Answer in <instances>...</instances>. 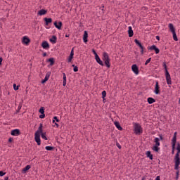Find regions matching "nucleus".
Masks as SVG:
<instances>
[{"label":"nucleus","instance_id":"obj_43","mask_svg":"<svg viewBox=\"0 0 180 180\" xmlns=\"http://www.w3.org/2000/svg\"><path fill=\"white\" fill-rule=\"evenodd\" d=\"M63 81H67V76H65V73H63Z\"/></svg>","mask_w":180,"mask_h":180},{"label":"nucleus","instance_id":"obj_59","mask_svg":"<svg viewBox=\"0 0 180 180\" xmlns=\"http://www.w3.org/2000/svg\"><path fill=\"white\" fill-rule=\"evenodd\" d=\"M178 178H179V176L176 175V180H178Z\"/></svg>","mask_w":180,"mask_h":180},{"label":"nucleus","instance_id":"obj_9","mask_svg":"<svg viewBox=\"0 0 180 180\" xmlns=\"http://www.w3.org/2000/svg\"><path fill=\"white\" fill-rule=\"evenodd\" d=\"M154 92L156 95H160V94H161L160 91V85L158 84V82H156Z\"/></svg>","mask_w":180,"mask_h":180},{"label":"nucleus","instance_id":"obj_29","mask_svg":"<svg viewBox=\"0 0 180 180\" xmlns=\"http://www.w3.org/2000/svg\"><path fill=\"white\" fill-rule=\"evenodd\" d=\"M154 143H155V146H160V139L159 138H155Z\"/></svg>","mask_w":180,"mask_h":180},{"label":"nucleus","instance_id":"obj_4","mask_svg":"<svg viewBox=\"0 0 180 180\" xmlns=\"http://www.w3.org/2000/svg\"><path fill=\"white\" fill-rule=\"evenodd\" d=\"M163 67H165V77H166L167 85H171L172 84V82L171 81V75H169V72L167 69V64H165V63H163Z\"/></svg>","mask_w":180,"mask_h":180},{"label":"nucleus","instance_id":"obj_5","mask_svg":"<svg viewBox=\"0 0 180 180\" xmlns=\"http://www.w3.org/2000/svg\"><path fill=\"white\" fill-rule=\"evenodd\" d=\"M134 131L136 134H141L143 133V130H141V126L139 124H134Z\"/></svg>","mask_w":180,"mask_h":180},{"label":"nucleus","instance_id":"obj_10","mask_svg":"<svg viewBox=\"0 0 180 180\" xmlns=\"http://www.w3.org/2000/svg\"><path fill=\"white\" fill-rule=\"evenodd\" d=\"M41 47L45 50H49V49H50V44H49V42L46 41H44L41 44Z\"/></svg>","mask_w":180,"mask_h":180},{"label":"nucleus","instance_id":"obj_30","mask_svg":"<svg viewBox=\"0 0 180 180\" xmlns=\"http://www.w3.org/2000/svg\"><path fill=\"white\" fill-rule=\"evenodd\" d=\"M40 134L44 140H47V136H46V132H40Z\"/></svg>","mask_w":180,"mask_h":180},{"label":"nucleus","instance_id":"obj_21","mask_svg":"<svg viewBox=\"0 0 180 180\" xmlns=\"http://www.w3.org/2000/svg\"><path fill=\"white\" fill-rule=\"evenodd\" d=\"M154 102H155V99H154L151 97L148 98V103H149V105L154 103Z\"/></svg>","mask_w":180,"mask_h":180},{"label":"nucleus","instance_id":"obj_37","mask_svg":"<svg viewBox=\"0 0 180 180\" xmlns=\"http://www.w3.org/2000/svg\"><path fill=\"white\" fill-rule=\"evenodd\" d=\"M13 89H14V91H18V89H19V86H16V84H14Z\"/></svg>","mask_w":180,"mask_h":180},{"label":"nucleus","instance_id":"obj_57","mask_svg":"<svg viewBox=\"0 0 180 180\" xmlns=\"http://www.w3.org/2000/svg\"><path fill=\"white\" fill-rule=\"evenodd\" d=\"M8 179H9V177H8V176H6V177L4 178V180H8Z\"/></svg>","mask_w":180,"mask_h":180},{"label":"nucleus","instance_id":"obj_11","mask_svg":"<svg viewBox=\"0 0 180 180\" xmlns=\"http://www.w3.org/2000/svg\"><path fill=\"white\" fill-rule=\"evenodd\" d=\"M148 50H154L155 52V54H158L160 53V49L157 48L155 45H153L150 47H149Z\"/></svg>","mask_w":180,"mask_h":180},{"label":"nucleus","instance_id":"obj_45","mask_svg":"<svg viewBox=\"0 0 180 180\" xmlns=\"http://www.w3.org/2000/svg\"><path fill=\"white\" fill-rule=\"evenodd\" d=\"M73 71H74L75 72H77V71H78V67L75 66V67L74 68V69H73Z\"/></svg>","mask_w":180,"mask_h":180},{"label":"nucleus","instance_id":"obj_22","mask_svg":"<svg viewBox=\"0 0 180 180\" xmlns=\"http://www.w3.org/2000/svg\"><path fill=\"white\" fill-rule=\"evenodd\" d=\"M169 27L172 33L175 32V28L174 27V25H172V23L169 24Z\"/></svg>","mask_w":180,"mask_h":180},{"label":"nucleus","instance_id":"obj_42","mask_svg":"<svg viewBox=\"0 0 180 180\" xmlns=\"http://www.w3.org/2000/svg\"><path fill=\"white\" fill-rule=\"evenodd\" d=\"M53 119L56 120V122H57V123L60 122V120H58L57 117H53Z\"/></svg>","mask_w":180,"mask_h":180},{"label":"nucleus","instance_id":"obj_32","mask_svg":"<svg viewBox=\"0 0 180 180\" xmlns=\"http://www.w3.org/2000/svg\"><path fill=\"white\" fill-rule=\"evenodd\" d=\"M172 34H173V39L175 41H178V37H176V33L174 32H172Z\"/></svg>","mask_w":180,"mask_h":180},{"label":"nucleus","instance_id":"obj_3","mask_svg":"<svg viewBox=\"0 0 180 180\" xmlns=\"http://www.w3.org/2000/svg\"><path fill=\"white\" fill-rule=\"evenodd\" d=\"M103 60L105 63V65H106L108 68H110V59L109 58V55H108V53L103 52Z\"/></svg>","mask_w":180,"mask_h":180},{"label":"nucleus","instance_id":"obj_64","mask_svg":"<svg viewBox=\"0 0 180 180\" xmlns=\"http://www.w3.org/2000/svg\"><path fill=\"white\" fill-rule=\"evenodd\" d=\"M103 101L105 102V98H103Z\"/></svg>","mask_w":180,"mask_h":180},{"label":"nucleus","instance_id":"obj_1","mask_svg":"<svg viewBox=\"0 0 180 180\" xmlns=\"http://www.w3.org/2000/svg\"><path fill=\"white\" fill-rule=\"evenodd\" d=\"M177 153L175 155L174 157V169H179V165H180V158H179V154H180V144L177 143V147H176Z\"/></svg>","mask_w":180,"mask_h":180},{"label":"nucleus","instance_id":"obj_61","mask_svg":"<svg viewBox=\"0 0 180 180\" xmlns=\"http://www.w3.org/2000/svg\"><path fill=\"white\" fill-rule=\"evenodd\" d=\"M52 122H53V123H56V120H53Z\"/></svg>","mask_w":180,"mask_h":180},{"label":"nucleus","instance_id":"obj_60","mask_svg":"<svg viewBox=\"0 0 180 180\" xmlns=\"http://www.w3.org/2000/svg\"><path fill=\"white\" fill-rule=\"evenodd\" d=\"M65 37H70V35L66 34Z\"/></svg>","mask_w":180,"mask_h":180},{"label":"nucleus","instance_id":"obj_33","mask_svg":"<svg viewBox=\"0 0 180 180\" xmlns=\"http://www.w3.org/2000/svg\"><path fill=\"white\" fill-rule=\"evenodd\" d=\"M134 41H135L136 44L137 46H139V47H140L141 46V43L138 39H134Z\"/></svg>","mask_w":180,"mask_h":180},{"label":"nucleus","instance_id":"obj_52","mask_svg":"<svg viewBox=\"0 0 180 180\" xmlns=\"http://www.w3.org/2000/svg\"><path fill=\"white\" fill-rule=\"evenodd\" d=\"M176 175H177V176H179V170H178V169H176Z\"/></svg>","mask_w":180,"mask_h":180},{"label":"nucleus","instance_id":"obj_19","mask_svg":"<svg viewBox=\"0 0 180 180\" xmlns=\"http://www.w3.org/2000/svg\"><path fill=\"white\" fill-rule=\"evenodd\" d=\"M50 41L53 44L57 43V37L56 35L52 36V38L50 39Z\"/></svg>","mask_w":180,"mask_h":180},{"label":"nucleus","instance_id":"obj_49","mask_svg":"<svg viewBox=\"0 0 180 180\" xmlns=\"http://www.w3.org/2000/svg\"><path fill=\"white\" fill-rule=\"evenodd\" d=\"M2 61H4V59L2 57H0V65H2Z\"/></svg>","mask_w":180,"mask_h":180},{"label":"nucleus","instance_id":"obj_12","mask_svg":"<svg viewBox=\"0 0 180 180\" xmlns=\"http://www.w3.org/2000/svg\"><path fill=\"white\" fill-rule=\"evenodd\" d=\"M11 134V136H19V134H20V130L18 129L12 130Z\"/></svg>","mask_w":180,"mask_h":180},{"label":"nucleus","instance_id":"obj_36","mask_svg":"<svg viewBox=\"0 0 180 180\" xmlns=\"http://www.w3.org/2000/svg\"><path fill=\"white\" fill-rule=\"evenodd\" d=\"M102 98L103 99H105V98H106V91H102Z\"/></svg>","mask_w":180,"mask_h":180},{"label":"nucleus","instance_id":"obj_13","mask_svg":"<svg viewBox=\"0 0 180 180\" xmlns=\"http://www.w3.org/2000/svg\"><path fill=\"white\" fill-rule=\"evenodd\" d=\"M95 58L98 64H100V65H102V66L104 65L103 62L101 60V58H99V56H98V54H96Z\"/></svg>","mask_w":180,"mask_h":180},{"label":"nucleus","instance_id":"obj_25","mask_svg":"<svg viewBox=\"0 0 180 180\" xmlns=\"http://www.w3.org/2000/svg\"><path fill=\"white\" fill-rule=\"evenodd\" d=\"M30 168V165H27L24 169H22V174H26L27 171H29V169Z\"/></svg>","mask_w":180,"mask_h":180},{"label":"nucleus","instance_id":"obj_35","mask_svg":"<svg viewBox=\"0 0 180 180\" xmlns=\"http://www.w3.org/2000/svg\"><path fill=\"white\" fill-rule=\"evenodd\" d=\"M51 75V72H48L45 76V78L48 79L50 78V76Z\"/></svg>","mask_w":180,"mask_h":180},{"label":"nucleus","instance_id":"obj_39","mask_svg":"<svg viewBox=\"0 0 180 180\" xmlns=\"http://www.w3.org/2000/svg\"><path fill=\"white\" fill-rule=\"evenodd\" d=\"M47 81H49V79H47V78H44V79H43L42 81H41V84H46V82H47Z\"/></svg>","mask_w":180,"mask_h":180},{"label":"nucleus","instance_id":"obj_63","mask_svg":"<svg viewBox=\"0 0 180 180\" xmlns=\"http://www.w3.org/2000/svg\"><path fill=\"white\" fill-rule=\"evenodd\" d=\"M104 11H105V10L103 8V9H102L103 13Z\"/></svg>","mask_w":180,"mask_h":180},{"label":"nucleus","instance_id":"obj_55","mask_svg":"<svg viewBox=\"0 0 180 180\" xmlns=\"http://www.w3.org/2000/svg\"><path fill=\"white\" fill-rule=\"evenodd\" d=\"M155 180H160V176H158Z\"/></svg>","mask_w":180,"mask_h":180},{"label":"nucleus","instance_id":"obj_46","mask_svg":"<svg viewBox=\"0 0 180 180\" xmlns=\"http://www.w3.org/2000/svg\"><path fill=\"white\" fill-rule=\"evenodd\" d=\"M63 86H65V85H67V80H63Z\"/></svg>","mask_w":180,"mask_h":180},{"label":"nucleus","instance_id":"obj_7","mask_svg":"<svg viewBox=\"0 0 180 180\" xmlns=\"http://www.w3.org/2000/svg\"><path fill=\"white\" fill-rule=\"evenodd\" d=\"M53 25L56 29H58V30H61V27H63V22L61 21H59L57 22V21H55L53 22Z\"/></svg>","mask_w":180,"mask_h":180},{"label":"nucleus","instance_id":"obj_17","mask_svg":"<svg viewBox=\"0 0 180 180\" xmlns=\"http://www.w3.org/2000/svg\"><path fill=\"white\" fill-rule=\"evenodd\" d=\"M44 22H45L46 26H48V25H49V23H51V22H53V19H51V18H45L44 19Z\"/></svg>","mask_w":180,"mask_h":180},{"label":"nucleus","instance_id":"obj_62","mask_svg":"<svg viewBox=\"0 0 180 180\" xmlns=\"http://www.w3.org/2000/svg\"><path fill=\"white\" fill-rule=\"evenodd\" d=\"M72 67H74V68H75V65H72Z\"/></svg>","mask_w":180,"mask_h":180},{"label":"nucleus","instance_id":"obj_26","mask_svg":"<svg viewBox=\"0 0 180 180\" xmlns=\"http://www.w3.org/2000/svg\"><path fill=\"white\" fill-rule=\"evenodd\" d=\"M47 62L50 63L51 66L54 65V58H51L48 59Z\"/></svg>","mask_w":180,"mask_h":180},{"label":"nucleus","instance_id":"obj_14","mask_svg":"<svg viewBox=\"0 0 180 180\" xmlns=\"http://www.w3.org/2000/svg\"><path fill=\"white\" fill-rule=\"evenodd\" d=\"M83 40L84 43H88V32L86 31L84 32Z\"/></svg>","mask_w":180,"mask_h":180},{"label":"nucleus","instance_id":"obj_16","mask_svg":"<svg viewBox=\"0 0 180 180\" xmlns=\"http://www.w3.org/2000/svg\"><path fill=\"white\" fill-rule=\"evenodd\" d=\"M72 58H74V49H72L70 56L68 58V63H71L72 61Z\"/></svg>","mask_w":180,"mask_h":180},{"label":"nucleus","instance_id":"obj_18","mask_svg":"<svg viewBox=\"0 0 180 180\" xmlns=\"http://www.w3.org/2000/svg\"><path fill=\"white\" fill-rule=\"evenodd\" d=\"M46 13H47V10L41 9L38 11V15H39V16H43V15H46Z\"/></svg>","mask_w":180,"mask_h":180},{"label":"nucleus","instance_id":"obj_44","mask_svg":"<svg viewBox=\"0 0 180 180\" xmlns=\"http://www.w3.org/2000/svg\"><path fill=\"white\" fill-rule=\"evenodd\" d=\"M6 173L2 172V171H0V176H4V175H5Z\"/></svg>","mask_w":180,"mask_h":180},{"label":"nucleus","instance_id":"obj_40","mask_svg":"<svg viewBox=\"0 0 180 180\" xmlns=\"http://www.w3.org/2000/svg\"><path fill=\"white\" fill-rule=\"evenodd\" d=\"M151 61V58H149L146 62L145 63V65H147V64H148Z\"/></svg>","mask_w":180,"mask_h":180},{"label":"nucleus","instance_id":"obj_24","mask_svg":"<svg viewBox=\"0 0 180 180\" xmlns=\"http://www.w3.org/2000/svg\"><path fill=\"white\" fill-rule=\"evenodd\" d=\"M146 157L150 160H153V154H151V151L146 152Z\"/></svg>","mask_w":180,"mask_h":180},{"label":"nucleus","instance_id":"obj_51","mask_svg":"<svg viewBox=\"0 0 180 180\" xmlns=\"http://www.w3.org/2000/svg\"><path fill=\"white\" fill-rule=\"evenodd\" d=\"M139 48L141 49V50H144V46H143V45H141Z\"/></svg>","mask_w":180,"mask_h":180},{"label":"nucleus","instance_id":"obj_47","mask_svg":"<svg viewBox=\"0 0 180 180\" xmlns=\"http://www.w3.org/2000/svg\"><path fill=\"white\" fill-rule=\"evenodd\" d=\"M160 139L159 140H164V137L162 136V134L159 135Z\"/></svg>","mask_w":180,"mask_h":180},{"label":"nucleus","instance_id":"obj_6","mask_svg":"<svg viewBox=\"0 0 180 180\" xmlns=\"http://www.w3.org/2000/svg\"><path fill=\"white\" fill-rule=\"evenodd\" d=\"M22 44H25V46H29V44H30V39L27 36H25L22 37Z\"/></svg>","mask_w":180,"mask_h":180},{"label":"nucleus","instance_id":"obj_34","mask_svg":"<svg viewBox=\"0 0 180 180\" xmlns=\"http://www.w3.org/2000/svg\"><path fill=\"white\" fill-rule=\"evenodd\" d=\"M39 112L41 113V115H43V113H44V107H41Z\"/></svg>","mask_w":180,"mask_h":180},{"label":"nucleus","instance_id":"obj_27","mask_svg":"<svg viewBox=\"0 0 180 180\" xmlns=\"http://www.w3.org/2000/svg\"><path fill=\"white\" fill-rule=\"evenodd\" d=\"M176 143H172V154H175V146Z\"/></svg>","mask_w":180,"mask_h":180},{"label":"nucleus","instance_id":"obj_58","mask_svg":"<svg viewBox=\"0 0 180 180\" xmlns=\"http://www.w3.org/2000/svg\"><path fill=\"white\" fill-rule=\"evenodd\" d=\"M55 124H56V127H59V125H58V123L55 122Z\"/></svg>","mask_w":180,"mask_h":180},{"label":"nucleus","instance_id":"obj_31","mask_svg":"<svg viewBox=\"0 0 180 180\" xmlns=\"http://www.w3.org/2000/svg\"><path fill=\"white\" fill-rule=\"evenodd\" d=\"M45 149L47 150V151H53L54 150V147L52 146H46Z\"/></svg>","mask_w":180,"mask_h":180},{"label":"nucleus","instance_id":"obj_15","mask_svg":"<svg viewBox=\"0 0 180 180\" xmlns=\"http://www.w3.org/2000/svg\"><path fill=\"white\" fill-rule=\"evenodd\" d=\"M128 29L129 37H133L134 34V32H133V28L131 27H129Z\"/></svg>","mask_w":180,"mask_h":180},{"label":"nucleus","instance_id":"obj_53","mask_svg":"<svg viewBox=\"0 0 180 180\" xmlns=\"http://www.w3.org/2000/svg\"><path fill=\"white\" fill-rule=\"evenodd\" d=\"M46 56H47V53L44 52V53H43V57H46Z\"/></svg>","mask_w":180,"mask_h":180},{"label":"nucleus","instance_id":"obj_23","mask_svg":"<svg viewBox=\"0 0 180 180\" xmlns=\"http://www.w3.org/2000/svg\"><path fill=\"white\" fill-rule=\"evenodd\" d=\"M159 147H160V146L155 145V146H153L152 149L153 150V151H155V153H158V151H160Z\"/></svg>","mask_w":180,"mask_h":180},{"label":"nucleus","instance_id":"obj_2","mask_svg":"<svg viewBox=\"0 0 180 180\" xmlns=\"http://www.w3.org/2000/svg\"><path fill=\"white\" fill-rule=\"evenodd\" d=\"M43 132V124H40L38 130L34 134V140L37 143L38 146L41 144V141L40 140V133Z\"/></svg>","mask_w":180,"mask_h":180},{"label":"nucleus","instance_id":"obj_50","mask_svg":"<svg viewBox=\"0 0 180 180\" xmlns=\"http://www.w3.org/2000/svg\"><path fill=\"white\" fill-rule=\"evenodd\" d=\"M93 53L95 55V57H96V54H98V53H96V51H95V49H93Z\"/></svg>","mask_w":180,"mask_h":180},{"label":"nucleus","instance_id":"obj_56","mask_svg":"<svg viewBox=\"0 0 180 180\" xmlns=\"http://www.w3.org/2000/svg\"><path fill=\"white\" fill-rule=\"evenodd\" d=\"M156 39L160 40V36H156Z\"/></svg>","mask_w":180,"mask_h":180},{"label":"nucleus","instance_id":"obj_41","mask_svg":"<svg viewBox=\"0 0 180 180\" xmlns=\"http://www.w3.org/2000/svg\"><path fill=\"white\" fill-rule=\"evenodd\" d=\"M40 119H44L46 117V115L44 113L39 115Z\"/></svg>","mask_w":180,"mask_h":180},{"label":"nucleus","instance_id":"obj_28","mask_svg":"<svg viewBox=\"0 0 180 180\" xmlns=\"http://www.w3.org/2000/svg\"><path fill=\"white\" fill-rule=\"evenodd\" d=\"M176 134H177V133L174 132L173 139L172 140V143H176Z\"/></svg>","mask_w":180,"mask_h":180},{"label":"nucleus","instance_id":"obj_20","mask_svg":"<svg viewBox=\"0 0 180 180\" xmlns=\"http://www.w3.org/2000/svg\"><path fill=\"white\" fill-rule=\"evenodd\" d=\"M114 123L118 130H123V128L120 126V123H119V122H115Z\"/></svg>","mask_w":180,"mask_h":180},{"label":"nucleus","instance_id":"obj_38","mask_svg":"<svg viewBox=\"0 0 180 180\" xmlns=\"http://www.w3.org/2000/svg\"><path fill=\"white\" fill-rule=\"evenodd\" d=\"M116 146L120 150L122 149V146H120V143H119V142L116 141Z\"/></svg>","mask_w":180,"mask_h":180},{"label":"nucleus","instance_id":"obj_54","mask_svg":"<svg viewBox=\"0 0 180 180\" xmlns=\"http://www.w3.org/2000/svg\"><path fill=\"white\" fill-rule=\"evenodd\" d=\"M141 54H144V49L141 50Z\"/></svg>","mask_w":180,"mask_h":180},{"label":"nucleus","instance_id":"obj_8","mask_svg":"<svg viewBox=\"0 0 180 180\" xmlns=\"http://www.w3.org/2000/svg\"><path fill=\"white\" fill-rule=\"evenodd\" d=\"M131 70L133 71V72H134V74H136V75H139V67L137 66V65L134 64L132 65L131 66Z\"/></svg>","mask_w":180,"mask_h":180},{"label":"nucleus","instance_id":"obj_48","mask_svg":"<svg viewBox=\"0 0 180 180\" xmlns=\"http://www.w3.org/2000/svg\"><path fill=\"white\" fill-rule=\"evenodd\" d=\"M13 141V138H9L8 143H12Z\"/></svg>","mask_w":180,"mask_h":180}]
</instances>
